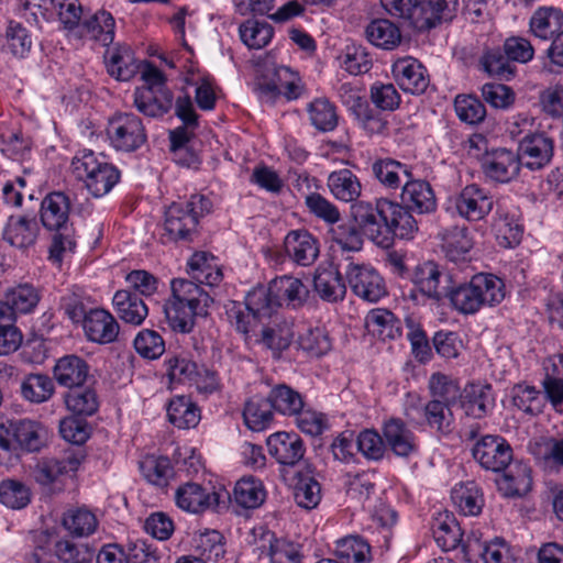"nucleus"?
<instances>
[{
	"label": "nucleus",
	"instance_id": "1",
	"mask_svg": "<svg viewBox=\"0 0 563 563\" xmlns=\"http://www.w3.org/2000/svg\"><path fill=\"white\" fill-rule=\"evenodd\" d=\"M170 290L172 295L164 305L166 321L173 331L189 333L196 317L208 314L213 297L194 279L174 278Z\"/></svg>",
	"mask_w": 563,
	"mask_h": 563
},
{
	"label": "nucleus",
	"instance_id": "2",
	"mask_svg": "<svg viewBox=\"0 0 563 563\" xmlns=\"http://www.w3.org/2000/svg\"><path fill=\"white\" fill-rule=\"evenodd\" d=\"M505 298L504 282L492 274H477L468 283L452 278L446 301L463 314H474L483 306H495Z\"/></svg>",
	"mask_w": 563,
	"mask_h": 563
},
{
	"label": "nucleus",
	"instance_id": "3",
	"mask_svg": "<svg viewBox=\"0 0 563 563\" xmlns=\"http://www.w3.org/2000/svg\"><path fill=\"white\" fill-rule=\"evenodd\" d=\"M409 280L412 288L407 297L416 305H426L432 301L443 305L446 301L453 275L434 261H424L416 264L409 271Z\"/></svg>",
	"mask_w": 563,
	"mask_h": 563
},
{
	"label": "nucleus",
	"instance_id": "4",
	"mask_svg": "<svg viewBox=\"0 0 563 563\" xmlns=\"http://www.w3.org/2000/svg\"><path fill=\"white\" fill-rule=\"evenodd\" d=\"M211 209V201L202 195H192L185 203H172L165 211L164 236L170 242L194 241L199 218Z\"/></svg>",
	"mask_w": 563,
	"mask_h": 563
},
{
	"label": "nucleus",
	"instance_id": "5",
	"mask_svg": "<svg viewBox=\"0 0 563 563\" xmlns=\"http://www.w3.org/2000/svg\"><path fill=\"white\" fill-rule=\"evenodd\" d=\"M74 176L84 181L88 191L96 198L103 197L119 183L120 170L103 158H98L90 150L78 152L71 159Z\"/></svg>",
	"mask_w": 563,
	"mask_h": 563
},
{
	"label": "nucleus",
	"instance_id": "6",
	"mask_svg": "<svg viewBox=\"0 0 563 563\" xmlns=\"http://www.w3.org/2000/svg\"><path fill=\"white\" fill-rule=\"evenodd\" d=\"M405 416L410 421L423 423L441 435L450 434L454 426L452 406L445 405L442 400H429L422 404L418 396L408 395Z\"/></svg>",
	"mask_w": 563,
	"mask_h": 563
},
{
	"label": "nucleus",
	"instance_id": "7",
	"mask_svg": "<svg viewBox=\"0 0 563 563\" xmlns=\"http://www.w3.org/2000/svg\"><path fill=\"white\" fill-rule=\"evenodd\" d=\"M494 203V196L489 190L471 184L448 199V209L468 222H478L492 212Z\"/></svg>",
	"mask_w": 563,
	"mask_h": 563
},
{
	"label": "nucleus",
	"instance_id": "8",
	"mask_svg": "<svg viewBox=\"0 0 563 563\" xmlns=\"http://www.w3.org/2000/svg\"><path fill=\"white\" fill-rule=\"evenodd\" d=\"M107 135L117 151L125 153L139 150L147 140L143 121L130 112L113 115L109 120Z\"/></svg>",
	"mask_w": 563,
	"mask_h": 563
},
{
	"label": "nucleus",
	"instance_id": "9",
	"mask_svg": "<svg viewBox=\"0 0 563 563\" xmlns=\"http://www.w3.org/2000/svg\"><path fill=\"white\" fill-rule=\"evenodd\" d=\"M384 202H386V199H379L375 205L358 201L352 206L351 213L362 235H365L378 246L388 247V230L383 214Z\"/></svg>",
	"mask_w": 563,
	"mask_h": 563
},
{
	"label": "nucleus",
	"instance_id": "10",
	"mask_svg": "<svg viewBox=\"0 0 563 563\" xmlns=\"http://www.w3.org/2000/svg\"><path fill=\"white\" fill-rule=\"evenodd\" d=\"M345 277L352 291L365 301L377 302L387 294L383 277L368 264L350 262Z\"/></svg>",
	"mask_w": 563,
	"mask_h": 563
},
{
	"label": "nucleus",
	"instance_id": "11",
	"mask_svg": "<svg viewBox=\"0 0 563 563\" xmlns=\"http://www.w3.org/2000/svg\"><path fill=\"white\" fill-rule=\"evenodd\" d=\"M474 460L485 470L503 472L512 462V449L500 435H483L472 448Z\"/></svg>",
	"mask_w": 563,
	"mask_h": 563
},
{
	"label": "nucleus",
	"instance_id": "12",
	"mask_svg": "<svg viewBox=\"0 0 563 563\" xmlns=\"http://www.w3.org/2000/svg\"><path fill=\"white\" fill-rule=\"evenodd\" d=\"M82 459L80 450L68 451L58 457H44L34 466L33 476L42 486L62 483L78 471Z\"/></svg>",
	"mask_w": 563,
	"mask_h": 563
},
{
	"label": "nucleus",
	"instance_id": "13",
	"mask_svg": "<svg viewBox=\"0 0 563 563\" xmlns=\"http://www.w3.org/2000/svg\"><path fill=\"white\" fill-rule=\"evenodd\" d=\"M519 154L506 147L492 148L481 159V169L485 178L497 184H507L520 172Z\"/></svg>",
	"mask_w": 563,
	"mask_h": 563
},
{
	"label": "nucleus",
	"instance_id": "14",
	"mask_svg": "<svg viewBox=\"0 0 563 563\" xmlns=\"http://www.w3.org/2000/svg\"><path fill=\"white\" fill-rule=\"evenodd\" d=\"M382 433L389 449L396 456L410 459L419 454L418 437L400 418H389L382 426Z\"/></svg>",
	"mask_w": 563,
	"mask_h": 563
},
{
	"label": "nucleus",
	"instance_id": "15",
	"mask_svg": "<svg viewBox=\"0 0 563 563\" xmlns=\"http://www.w3.org/2000/svg\"><path fill=\"white\" fill-rule=\"evenodd\" d=\"M266 444L269 455L284 466L299 464L306 454L305 442L296 432H275L267 438Z\"/></svg>",
	"mask_w": 563,
	"mask_h": 563
},
{
	"label": "nucleus",
	"instance_id": "16",
	"mask_svg": "<svg viewBox=\"0 0 563 563\" xmlns=\"http://www.w3.org/2000/svg\"><path fill=\"white\" fill-rule=\"evenodd\" d=\"M391 74L398 86L405 92L412 95L423 93L430 84L426 67L411 56L395 60L391 66Z\"/></svg>",
	"mask_w": 563,
	"mask_h": 563
},
{
	"label": "nucleus",
	"instance_id": "17",
	"mask_svg": "<svg viewBox=\"0 0 563 563\" xmlns=\"http://www.w3.org/2000/svg\"><path fill=\"white\" fill-rule=\"evenodd\" d=\"M287 257L299 266L312 265L320 254L319 240L308 230H291L284 239Z\"/></svg>",
	"mask_w": 563,
	"mask_h": 563
},
{
	"label": "nucleus",
	"instance_id": "18",
	"mask_svg": "<svg viewBox=\"0 0 563 563\" xmlns=\"http://www.w3.org/2000/svg\"><path fill=\"white\" fill-rule=\"evenodd\" d=\"M81 327L89 342L101 345L115 342L120 333L117 319L102 308L90 309Z\"/></svg>",
	"mask_w": 563,
	"mask_h": 563
},
{
	"label": "nucleus",
	"instance_id": "19",
	"mask_svg": "<svg viewBox=\"0 0 563 563\" xmlns=\"http://www.w3.org/2000/svg\"><path fill=\"white\" fill-rule=\"evenodd\" d=\"M258 558H268L269 563H303L302 545L286 539H278L271 531L263 533L255 547Z\"/></svg>",
	"mask_w": 563,
	"mask_h": 563
},
{
	"label": "nucleus",
	"instance_id": "20",
	"mask_svg": "<svg viewBox=\"0 0 563 563\" xmlns=\"http://www.w3.org/2000/svg\"><path fill=\"white\" fill-rule=\"evenodd\" d=\"M553 151V140L544 133L527 134L519 141L521 165L530 170L547 166L552 159Z\"/></svg>",
	"mask_w": 563,
	"mask_h": 563
},
{
	"label": "nucleus",
	"instance_id": "21",
	"mask_svg": "<svg viewBox=\"0 0 563 563\" xmlns=\"http://www.w3.org/2000/svg\"><path fill=\"white\" fill-rule=\"evenodd\" d=\"M495 394L490 384L470 383L464 386L460 406L466 416L482 419L495 408Z\"/></svg>",
	"mask_w": 563,
	"mask_h": 563
},
{
	"label": "nucleus",
	"instance_id": "22",
	"mask_svg": "<svg viewBox=\"0 0 563 563\" xmlns=\"http://www.w3.org/2000/svg\"><path fill=\"white\" fill-rule=\"evenodd\" d=\"M383 214L386 221V229L388 230L389 245L393 242L394 236L411 240L418 232V221L411 213V210L391 200L386 199L383 203Z\"/></svg>",
	"mask_w": 563,
	"mask_h": 563
},
{
	"label": "nucleus",
	"instance_id": "23",
	"mask_svg": "<svg viewBox=\"0 0 563 563\" xmlns=\"http://www.w3.org/2000/svg\"><path fill=\"white\" fill-rule=\"evenodd\" d=\"M220 495L216 492H209L202 485L197 483H185L175 492V503L180 509L200 514L219 505Z\"/></svg>",
	"mask_w": 563,
	"mask_h": 563
},
{
	"label": "nucleus",
	"instance_id": "24",
	"mask_svg": "<svg viewBox=\"0 0 563 563\" xmlns=\"http://www.w3.org/2000/svg\"><path fill=\"white\" fill-rule=\"evenodd\" d=\"M463 553L468 561L482 558L484 563H516L505 541L496 539L485 543L474 532L463 543Z\"/></svg>",
	"mask_w": 563,
	"mask_h": 563
},
{
	"label": "nucleus",
	"instance_id": "25",
	"mask_svg": "<svg viewBox=\"0 0 563 563\" xmlns=\"http://www.w3.org/2000/svg\"><path fill=\"white\" fill-rule=\"evenodd\" d=\"M450 3L449 0H417L409 21L410 25L419 31H427L452 20Z\"/></svg>",
	"mask_w": 563,
	"mask_h": 563
},
{
	"label": "nucleus",
	"instance_id": "26",
	"mask_svg": "<svg viewBox=\"0 0 563 563\" xmlns=\"http://www.w3.org/2000/svg\"><path fill=\"white\" fill-rule=\"evenodd\" d=\"M69 210L70 201L64 192L46 195L40 210L43 227L49 231H68Z\"/></svg>",
	"mask_w": 563,
	"mask_h": 563
},
{
	"label": "nucleus",
	"instance_id": "27",
	"mask_svg": "<svg viewBox=\"0 0 563 563\" xmlns=\"http://www.w3.org/2000/svg\"><path fill=\"white\" fill-rule=\"evenodd\" d=\"M313 288L318 296L327 302L342 301L346 295L343 277L333 264H321L313 275Z\"/></svg>",
	"mask_w": 563,
	"mask_h": 563
},
{
	"label": "nucleus",
	"instance_id": "28",
	"mask_svg": "<svg viewBox=\"0 0 563 563\" xmlns=\"http://www.w3.org/2000/svg\"><path fill=\"white\" fill-rule=\"evenodd\" d=\"M401 203L418 214L435 210L437 199L431 185L422 179L408 178L401 191Z\"/></svg>",
	"mask_w": 563,
	"mask_h": 563
},
{
	"label": "nucleus",
	"instance_id": "29",
	"mask_svg": "<svg viewBox=\"0 0 563 563\" xmlns=\"http://www.w3.org/2000/svg\"><path fill=\"white\" fill-rule=\"evenodd\" d=\"M53 376L59 386L70 389L86 384L90 377V366L78 355H65L56 361Z\"/></svg>",
	"mask_w": 563,
	"mask_h": 563
},
{
	"label": "nucleus",
	"instance_id": "30",
	"mask_svg": "<svg viewBox=\"0 0 563 563\" xmlns=\"http://www.w3.org/2000/svg\"><path fill=\"white\" fill-rule=\"evenodd\" d=\"M294 338V322L277 318L262 328L258 342L272 352L274 358H279L283 352L289 349Z\"/></svg>",
	"mask_w": 563,
	"mask_h": 563
},
{
	"label": "nucleus",
	"instance_id": "31",
	"mask_svg": "<svg viewBox=\"0 0 563 563\" xmlns=\"http://www.w3.org/2000/svg\"><path fill=\"white\" fill-rule=\"evenodd\" d=\"M104 62L109 75L117 80L128 81L133 78L140 65L134 56L131 46L126 44H117L107 49Z\"/></svg>",
	"mask_w": 563,
	"mask_h": 563
},
{
	"label": "nucleus",
	"instance_id": "32",
	"mask_svg": "<svg viewBox=\"0 0 563 563\" xmlns=\"http://www.w3.org/2000/svg\"><path fill=\"white\" fill-rule=\"evenodd\" d=\"M497 483L499 489L507 497L525 496L532 488L531 467L522 461H512Z\"/></svg>",
	"mask_w": 563,
	"mask_h": 563
},
{
	"label": "nucleus",
	"instance_id": "33",
	"mask_svg": "<svg viewBox=\"0 0 563 563\" xmlns=\"http://www.w3.org/2000/svg\"><path fill=\"white\" fill-rule=\"evenodd\" d=\"M133 102L145 117L161 118L172 110L174 95L170 89L134 90Z\"/></svg>",
	"mask_w": 563,
	"mask_h": 563
},
{
	"label": "nucleus",
	"instance_id": "34",
	"mask_svg": "<svg viewBox=\"0 0 563 563\" xmlns=\"http://www.w3.org/2000/svg\"><path fill=\"white\" fill-rule=\"evenodd\" d=\"M38 231L34 218L11 216L3 229L2 238L11 246L24 250L34 245Z\"/></svg>",
	"mask_w": 563,
	"mask_h": 563
},
{
	"label": "nucleus",
	"instance_id": "35",
	"mask_svg": "<svg viewBox=\"0 0 563 563\" xmlns=\"http://www.w3.org/2000/svg\"><path fill=\"white\" fill-rule=\"evenodd\" d=\"M187 272L191 279L210 288L220 285L223 279L222 269L214 256L206 252H197L189 258Z\"/></svg>",
	"mask_w": 563,
	"mask_h": 563
},
{
	"label": "nucleus",
	"instance_id": "36",
	"mask_svg": "<svg viewBox=\"0 0 563 563\" xmlns=\"http://www.w3.org/2000/svg\"><path fill=\"white\" fill-rule=\"evenodd\" d=\"M112 302L118 317L125 323L140 325L148 314L143 299L129 289L115 291Z\"/></svg>",
	"mask_w": 563,
	"mask_h": 563
},
{
	"label": "nucleus",
	"instance_id": "37",
	"mask_svg": "<svg viewBox=\"0 0 563 563\" xmlns=\"http://www.w3.org/2000/svg\"><path fill=\"white\" fill-rule=\"evenodd\" d=\"M11 430L14 442L26 452H38L45 445L47 431L37 421H14L11 422Z\"/></svg>",
	"mask_w": 563,
	"mask_h": 563
},
{
	"label": "nucleus",
	"instance_id": "38",
	"mask_svg": "<svg viewBox=\"0 0 563 563\" xmlns=\"http://www.w3.org/2000/svg\"><path fill=\"white\" fill-rule=\"evenodd\" d=\"M272 291L278 299V306L286 305L297 308L302 306L309 296L307 286L301 279L292 276H280L271 282Z\"/></svg>",
	"mask_w": 563,
	"mask_h": 563
},
{
	"label": "nucleus",
	"instance_id": "39",
	"mask_svg": "<svg viewBox=\"0 0 563 563\" xmlns=\"http://www.w3.org/2000/svg\"><path fill=\"white\" fill-rule=\"evenodd\" d=\"M327 186L331 195L343 202L355 201L362 192L358 177L347 168L334 170L327 178Z\"/></svg>",
	"mask_w": 563,
	"mask_h": 563
},
{
	"label": "nucleus",
	"instance_id": "40",
	"mask_svg": "<svg viewBox=\"0 0 563 563\" xmlns=\"http://www.w3.org/2000/svg\"><path fill=\"white\" fill-rule=\"evenodd\" d=\"M365 325L369 333L380 340H395L402 334L401 321L383 308L371 310L365 318Z\"/></svg>",
	"mask_w": 563,
	"mask_h": 563
},
{
	"label": "nucleus",
	"instance_id": "41",
	"mask_svg": "<svg viewBox=\"0 0 563 563\" xmlns=\"http://www.w3.org/2000/svg\"><path fill=\"white\" fill-rule=\"evenodd\" d=\"M431 530L437 544L443 551L456 549L466 541L462 539L463 533L455 518L448 514H439L432 521Z\"/></svg>",
	"mask_w": 563,
	"mask_h": 563
},
{
	"label": "nucleus",
	"instance_id": "42",
	"mask_svg": "<svg viewBox=\"0 0 563 563\" xmlns=\"http://www.w3.org/2000/svg\"><path fill=\"white\" fill-rule=\"evenodd\" d=\"M530 30L541 40L553 38L563 27V11L554 7H541L530 19Z\"/></svg>",
	"mask_w": 563,
	"mask_h": 563
},
{
	"label": "nucleus",
	"instance_id": "43",
	"mask_svg": "<svg viewBox=\"0 0 563 563\" xmlns=\"http://www.w3.org/2000/svg\"><path fill=\"white\" fill-rule=\"evenodd\" d=\"M372 172L377 181L386 189H399L402 177H412L409 166L393 158L377 159L372 164Z\"/></svg>",
	"mask_w": 563,
	"mask_h": 563
},
{
	"label": "nucleus",
	"instance_id": "44",
	"mask_svg": "<svg viewBox=\"0 0 563 563\" xmlns=\"http://www.w3.org/2000/svg\"><path fill=\"white\" fill-rule=\"evenodd\" d=\"M266 499L263 482L252 475L240 478L233 489V500L244 509L258 508Z\"/></svg>",
	"mask_w": 563,
	"mask_h": 563
},
{
	"label": "nucleus",
	"instance_id": "45",
	"mask_svg": "<svg viewBox=\"0 0 563 563\" xmlns=\"http://www.w3.org/2000/svg\"><path fill=\"white\" fill-rule=\"evenodd\" d=\"M66 408L76 416H92L99 408L96 389L89 385H79L68 389L64 395Z\"/></svg>",
	"mask_w": 563,
	"mask_h": 563
},
{
	"label": "nucleus",
	"instance_id": "46",
	"mask_svg": "<svg viewBox=\"0 0 563 563\" xmlns=\"http://www.w3.org/2000/svg\"><path fill=\"white\" fill-rule=\"evenodd\" d=\"M168 420L178 429L195 428L200 421V409L187 396H175L167 407Z\"/></svg>",
	"mask_w": 563,
	"mask_h": 563
},
{
	"label": "nucleus",
	"instance_id": "47",
	"mask_svg": "<svg viewBox=\"0 0 563 563\" xmlns=\"http://www.w3.org/2000/svg\"><path fill=\"white\" fill-rule=\"evenodd\" d=\"M85 35L109 46L114 40L115 21L112 14L106 10H99L82 21Z\"/></svg>",
	"mask_w": 563,
	"mask_h": 563
},
{
	"label": "nucleus",
	"instance_id": "48",
	"mask_svg": "<svg viewBox=\"0 0 563 563\" xmlns=\"http://www.w3.org/2000/svg\"><path fill=\"white\" fill-rule=\"evenodd\" d=\"M334 553L342 561L341 563H371L372 561L371 545L360 536H346L336 540Z\"/></svg>",
	"mask_w": 563,
	"mask_h": 563
},
{
	"label": "nucleus",
	"instance_id": "49",
	"mask_svg": "<svg viewBox=\"0 0 563 563\" xmlns=\"http://www.w3.org/2000/svg\"><path fill=\"white\" fill-rule=\"evenodd\" d=\"M273 410L268 396L251 398L243 410L245 426L256 432L267 429L274 420Z\"/></svg>",
	"mask_w": 563,
	"mask_h": 563
},
{
	"label": "nucleus",
	"instance_id": "50",
	"mask_svg": "<svg viewBox=\"0 0 563 563\" xmlns=\"http://www.w3.org/2000/svg\"><path fill=\"white\" fill-rule=\"evenodd\" d=\"M245 308L254 319L271 318L279 308L278 299L272 291V285L258 286L249 291L245 297Z\"/></svg>",
	"mask_w": 563,
	"mask_h": 563
},
{
	"label": "nucleus",
	"instance_id": "51",
	"mask_svg": "<svg viewBox=\"0 0 563 563\" xmlns=\"http://www.w3.org/2000/svg\"><path fill=\"white\" fill-rule=\"evenodd\" d=\"M365 34L373 45L383 49H394L401 41L400 30L387 19L372 21L366 26Z\"/></svg>",
	"mask_w": 563,
	"mask_h": 563
},
{
	"label": "nucleus",
	"instance_id": "52",
	"mask_svg": "<svg viewBox=\"0 0 563 563\" xmlns=\"http://www.w3.org/2000/svg\"><path fill=\"white\" fill-rule=\"evenodd\" d=\"M268 398L273 409L287 417H294L305 406L301 394L286 384L274 386Z\"/></svg>",
	"mask_w": 563,
	"mask_h": 563
},
{
	"label": "nucleus",
	"instance_id": "53",
	"mask_svg": "<svg viewBox=\"0 0 563 563\" xmlns=\"http://www.w3.org/2000/svg\"><path fill=\"white\" fill-rule=\"evenodd\" d=\"M451 498L465 516H477L484 505L482 493L474 482L456 485L451 492Z\"/></svg>",
	"mask_w": 563,
	"mask_h": 563
},
{
	"label": "nucleus",
	"instance_id": "54",
	"mask_svg": "<svg viewBox=\"0 0 563 563\" xmlns=\"http://www.w3.org/2000/svg\"><path fill=\"white\" fill-rule=\"evenodd\" d=\"M296 343L308 357H321L332 349L329 333L322 327L306 329L298 335Z\"/></svg>",
	"mask_w": 563,
	"mask_h": 563
},
{
	"label": "nucleus",
	"instance_id": "55",
	"mask_svg": "<svg viewBox=\"0 0 563 563\" xmlns=\"http://www.w3.org/2000/svg\"><path fill=\"white\" fill-rule=\"evenodd\" d=\"M7 52L16 58H24L31 52L33 37L30 30L21 22L10 20L5 27Z\"/></svg>",
	"mask_w": 563,
	"mask_h": 563
},
{
	"label": "nucleus",
	"instance_id": "56",
	"mask_svg": "<svg viewBox=\"0 0 563 563\" xmlns=\"http://www.w3.org/2000/svg\"><path fill=\"white\" fill-rule=\"evenodd\" d=\"M140 471L148 483L158 487L166 486L174 476V467L166 456H145L140 462Z\"/></svg>",
	"mask_w": 563,
	"mask_h": 563
},
{
	"label": "nucleus",
	"instance_id": "57",
	"mask_svg": "<svg viewBox=\"0 0 563 563\" xmlns=\"http://www.w3.org/2000/svg\"><path fill=\"white\" fill-rule=\"evenodd\" d=\"M54 393V382L46 374H30L21 384V395L30 402H45L52 398Z\"/></svg>",
	"mask_w": 563,
	"mask_h": 563
},
{
	"label": "nucleus",
	"instance_id": "58",
	"mask_svg": "<svg viewBox=\"0 0 563 563\" xmlns=\"http://www.w3.org/2000/svg\"><path fill=\"white\" fill-rule=\"evenodd\" d=\"M493 229L498 244L503 247H514L521 241L522 225L518 223L514 214L498 210Z\"/></svg>",
	"mask_w": 563,
	"mask_h": 563
},
{
	"label": "nucleus",
	"instance_id": "59",
	"mask_svg": "<svg viewBox=\"0 0 563 563\" xmlns=\"http://www.w3.org/2000/svg\"><path fill=\"white\" fill-rule=\"evenodd\" d=\"M307 112L311 124L321 132L333 131L338 125V114L333 103L327 98L312 100Z\"/></svg>",
	"mask_w": 563,
	"mask_h": 563
},
{
	"label": "nucleus",
	"instance_id": "60",
	"mask_svg": "<svg viewBox=\"0 0 563 563\" xmlns=\"http://www.w3.org/2000/svg\"><path fill=\"white\" fill-rule=\"evenodd\" d=\"M4 298L12 306L15 314L29 313L37 306L41 294L35 286L25 283L9 288L4 292Z\"/></svg>",
	"mask_w": 563,
	"mask_h": 563
},
{
	"label": "nucleus",
	"instance_id": "61",
	"mask_svg": "<svg viewBox=\"0 0 563 563\" xmlns=\"http://www.w3.org/2000/svg\"><path fill=\"white\" fill-rule=\"evenodd\" d=\"M239 33L241 41L250 49H261L272 41L274 30L266 22L247 20L240 25Z\"/></svg>",
	"mask_w": 563,
	"mask_h": 563
},
{
	"label": "nucleus",
	"instance_id": "62",
	"mask_svg": "<svg viewBox=\"0 0 563 563\" xmlns=\"http://www.w3.org/2000/svg\"><path fill=\"white\" fill-rule=\"evenodd\" d=\"M431 400H439L445 405L454 406L461 397V388L454 379L442 373H433L428 383Z\"/></svg>",
	"mask_w": 563,
	"mask_h": 563
},
{
	"label": "nucleus",
	"instance_id": "63",
	"mask_svg": "<svg viewBox=\"0 0 563 563\" xmlns=\"http://www.w3.org/2000/svg\"><path fill=\"white\" fill-rule=\"evenodd\" d=\"M329 236L345 252H358L363 247V235L354 221L336 223L329 230Z\"/></svg>",
	"mask_w": 563,
	"mask_h": 563
},
{
	"label": "nucleus",
	"instance_id": "64",
	"mask_svg": "<svg viewBox=\"0 0 563 563\" xmlns=\"http://www.w3.org/2000/svg\"><path fill=\"white\" fill-rule=\"evenodd\" d=\"M63 526L74 536L87 537L96 531L98 520L95 514L90 510L86 508H76L69 509L64 515Z\"/></svg>",
	"mask_w": 563,
	"mask_h": 563
}]
</instances>
